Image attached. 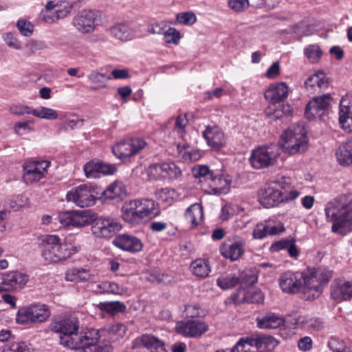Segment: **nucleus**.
Here are the masks:
<instances>
[{"mask_svg": "<svg viewBox=\"0 0 352 352\" xmlns=\"http://www.w3.org/2000/svg\"><path fill=\"white\" fill-rule=\"evenodd\" d=\"M243 300L248 303L258 304L263 302L264 296L260 289L250 288L245 292Z\"/></svg>", "mask_w": 352, "mask_h": 352, "instance_id": "49530a36", "label": "nucleus"}, {"mask_svg": "<svg viewBox=\"0 0 352 352\" xmlns=\"http://www.w3.org/2000/svg\"><path fill=\"white\" fill-rule=\"evenodd\" d=\"M301 297L305 300H313L319 297L322 292V287L313 278L306 276L302 287L300 289Z\"/></svg>", "mask_w": 352, "mask_h": 352, "instance_id": "393cba45", "label": "nucleus"}, {"mask_svg": "<svg viewBox=\"0 0 352 352\" xmlns=\"http://www.w3.org/2000/svg\"><path fill=\"white\" fill-rule=\"evenodd\" d=\"M108 32L115 39L122 41L131 40L133 36V30L124 23H118L111 26Z\"/></svg>", "mask_w": 352, "mask_h": 352, "instance_id": "c756f323", "label": "nucleus"}, {"mask_svg": "<svg viewBox=\"0 0 352 352\" xmlns=\"http://www.w3.org/2000/svg\"><path fill=\"white\" fill-rule=\"evenodd\" d=\"M113 243L116 247L132 253L140 252L143 248V244L139 238L127 234L117 236Z\"/></svg>", "mask_w": 352, "mask_h": 352, "instance_id": "aec40b11", "label": "nucleus"}, {"mask_svg": "<svg viewBox=\"0 0 352 352\" xmlns=\"http://www.w3.org/2000/svg\"><path fill=\"white\" fill-rule=\"evenodd\" d=\"M133 347L146 348L150 352H166L163 341L148 334L136 338L133 342Z\"/></svg>", "mask_w": 352, "mask_h": 352, "instance_id": "6ab92c4d", "label": "nucleus"}, {"mask_svg": "<svg viewBox=\"0 0 352 352\" xmlns=\"http://www.w3.org/2000/svg\"><path fill=\"white\" fill-rule=\"evenodd\" d=\"M177 149L178 154L182 156L184 160L192 161L197 160L195 155L190 151L188 145H186V144L184 145L178 144L177 146Z\"/></svg>", "mask_w": 352, "mask_h": 352, "instance_id": "0e129e2a", "label": "nucleus"}, {"mask_svg": "<svg viewBox=\"0 0 352 352\" xmlns=\"http://www.w3.org/2000/svg\"><path fill=\"white\" fill-rule=\"evenodd\" d=\"M221 255L232 261L239 259L244 252L243 243L241 241H236L228 246H223L220 249Z\"/></svg>", "mask_w": 352, "mask_h": 352, "instance_id": "7c9ffc66", "label": "nucleus"}, {"mask_svg": "<svg viewBox=\"0 0 352 352\" xmlns=\"http://www.w3.org/2000/svg\"><path fill=\"white\" fill-rule=\"evenodd\" d=\"M87 78L92 84L90 89L93 91H96L106 87L107 81L111 80V77L97 71H92L88 75Z\"/></svg>", "mask_w": 352, "mask_h": 352, "instance_id": "f704fd0d", "label": "nucleus"}, {"mask_svg": "<svg viewBox=\"0 0 352 352\" xmlns=\"http://www.w3.org/2000/svg\"><path fill=\"white\" fill-rule=\"evenodd\" d=\"M190 269L192 274L199 278L208 276L211 272L208 261L201 258L192 261L190 265Z\"/></svg>", "mask_w": 352, "mask_h": 352, "instance_id": "72a5a7b5", "label": "nucleus"}, {"mask_svg": "<svg viewBox=\"0 0 352 352\" xmlns=\"http://www.w3.org/2000/svg\"><path fill=\"white\" fill-rule=\"evenodd\" d=\"M339 122L346 132H352V98L351 100L342 99L340 102Z\"/></svg>", "mask_w": 352, "mask_h": 352, "instance_id": "5701e85b", "label": "nucleus"}, {"mask_svg": "<svg viewBox=\"0 0 352 352\" xmlns=\"http://www.w3.org/2000/svg\"><path fill=\"white\" fill-rule=\"evenodd\" d=\"M91 225L94 235L98 238H109L115 235L122 228L120 223L110 217H96Z\"/></svg>", "mask_w": 352, "mask_h": 352, "instance_id": "6e6552de", "label": "nucleus"}, {"mask_svg": "<svg viewBox=\"0 0 352 352\" xmlns=\"http://www.w3.org/2000/svg\"><path fill=\"white\" fill-rule=\"evenodd\" d=\"M177 21L183 25H190L196 22V16L194 13L187 12L177 14Z\"/></svg>", "mask_w": 352, "mask_h": 352, "instance_id": "69168bd1", "label": "nucleus"}, {"mask_svg": "<svg viewBox=\"0 0 352 352\" xmlns=\"http://www.w3.org/2000/svg\"><path fill=\"white\" fill-rule=\"evenodd\" d=\"M258 199L264 207H273L281 203V190L273 185L264 186L259 190Z\"/></svg>", "mask_w": 352, "mask_h": 352, "instance_id": "a211bd4d", "label": "nucleus"}, {"mask_svg": "<svg viewBox=\"0 0 352 352\" xmlns=\"http://www.w3.org/2000/svg\"><path fill=\"white\" fill-rule=\"evenodd\" d=\"M50 161H30L23 166V179L26 184H33L44 178L47 173Z\"/></svg>", "mask_w": 352, "mask_h": 352, "instance_id": "9b49d317", "label": "nucleus"}, {"mask_svg": "<svg viewBox=\"0 0 352 352\" xmlns=\"http://www.w3.org/2000/svg\"><path fill=\"white\" fill-rule=\"evenodd\" d=\"M239 283V277L234 274H223L217 279V285L223 290L234 288Z\"/></svg>", "mask_w": 352, "mask_h": 352, "instance_id": "4c0bfd02", "label": "nucleus"}, {"mask_svg": "<svg viewBox=\"0 0 352 352\" xmlns=\"http://www.w3.org/2000/svg\"><path fill=\"white\" fill-rule=\"evenodd\" d=\"M336 157L342 166H349L352 164V138L338 147L336 152Z\"/></svg>", "mask_w": 352, "mask_h": 352, "instance_id": "c85d7f7f", "label": "nucleus"}, {"mask_svg": "<svg viewBox=\"0 0 352 352\" xmlns=\"http://www.w3.org/2000/svg\"><path fill=\"white\" fill-rule=\"evenodd\" d=\"M288 87L285 82L271 85L265 92L264 97L270 103L275 104L287 97Z\"/></svg>", "mask_w": 352, "mask_h": 352, "instance_id": "4be33fe9", "label": "nucleus"}, {"mask_svg": "<svg viewBox=\"0 0 352 352\" xmlns=\"http://www.w3.org/2000/svg\"><path fill=\"white\" fill-rule=\"evenodd\" d=\"M98 307L100 310L105 311L111 314L123 312L126 309V305L120 301L100 302Z\"/></svg>", "mask_w": 352, "mask_h": 352, "instance_id": "a19ab883", "label": "nucleus"}, {"mask_svg": "<svg viewBox=\"0 0 352 352\" xmlns=\"http://www.w3.org/2000/svg\"><path fill=\"white\" fill-rule=\"evenodd\" d=\"M163 179H177L182 175L181 168L174 162H163Z\"/></svg>", "mask_w": 352, "mask_h": 352, "instance_id": "ea45409f", "label": "nucleus"}, {"mask_svg": "<svg viewBox=\"0 0 352 352\" xmlns=\"http://www.w3.org/2000/svg\"><path fill=\"white\" fill-rule=\"evenodd\" d=\"M49 328L59 335L62 346L75 352H113L112 346L99 342L98 329H91L79 334L80 321L75 316L54 318Z\"/></svg>", "mask_w": 352, "mask_h": 352, "instance_id": "f257e3e1", "label": "nucleus"}, {"mask_svg": "<svg viewBox=\"0 0 352 352\" xmlns=\"http://www.w3.org/2000/svg\"><path fill=\"white\" fill-rule=\"evenodd\" d=\"M83 170L86 177L89 179L99 178L98 160H91L87 162Z\"/></svg>", "mask_w": 352, "mask_h": 352, "instance_id": "09e8293b", "label": "nucleus"}, {"mask_svg": "<svg viewBox=\"0 0 352 352\" xmlns=\"http://www.w3.org/2000/svg\"><path fill=\"white\" fill-rule=\"evenodd\" d=\"M77 251L76 248L55 234L46 235L42 240V256L49 263L65 261Z\"/></svg>", "mask_w": 352, "mask_h": 352, "instance_id": "20e7f679", "label": "nucleus"}, {"mask_svg": "<svg viewBox=\"0 0 352 352\" xmlns=\"http://www.w3.org/2000/svg\"><path fill=\"white\" fill-rule=\"evenodd\" d=\"M177 331L186 337H199L208 330V325L199 320L178 323Z\"/></svg>", "mask_w": 352, "mask_h": 352, "instance_id": "dca6fc26", "label": "nucleus"}, {"mask_svg": "<svg viewBox=\"0 0 352 352\" xmlns=\"http://www.w3.org/2000/svg\"><path fill=\"white\" fill-rule=\"evenodd\" d=\"M209 186L215 192L225 193L229 189L230 181L221 175L213 173L212 177L209 181Z\"/></svg>", "mask_w": 352, "mask_h": 352, "instance_id": "e433bc0d", "label": "nucleus"}, {"mask_svg": "<svg viewBox=\"0 0 352 352\" xmlns=\"http://www.w3.org/2000/svg\"><path fill=\"white\" fill-rule=\"evenodd\" d=\"M0 352H32L25 342H12L0 347Z\"/></svg>", "mask_w": 352, "mask_h": 352, "instance_id": "37998d69", "label": "nucleus"}, {"mask_svg": "<svg viewBox=\"0 0 352 352\" xmlns=\"http://www.w3.org/2000/svg\"><path fill=\"white\" fill-rule=\"evenodd\" d=\"M144 172L149 180L157 181L164 179L162 163H155L151 164L145 168Z\"/></svg>", "mask_w": 352, "mask_h": 352, "instance_id": "c03bdc74", "label": "nucleus"}, {"mask_svg": "<svg viewBox=\"0 0 352 352\" xmlns=\"http://www.w3.org/2000/svg\"><path fill=\"white\" fill-rule=\"evenodd\" d=\"M29 280L27 274L14 272L0 278V292L23 288Z\"/></svg>", "mask_w": 352, "mask_h": 352, "instance_id": "2eb2a0df", "label": "nucleus"}, {"mask_svg": "<svg viewBox=\"0 0 352 352\" xmlns=\"http://www.w3.org/2000/svg\"><path fill=\"white\" fill-rule=\"evenodd\" d=\"M188 122L186 115L178 116L175 120L173 131L176 132L179 136L182 137L185 133V129Z\"/></svg>", "mask_w": 352, "mask_h": 352, "instance_id": "6e6d98bb", "label": "nucleus"}, {"mask_svg": "<svg viewBox=\"0 0 352 352\" xmlns=\"http://www.w3.org/2000/svg\"><path fill=\"white\" fill-rule=\"evenodd\" d=\"M97 12L92 10H82L73 19L72 24L75 28L82 33H90L95 29V20Z\"/></svg>", "mask_w": 352, "mask_h": 352, "instance_id": "4468645a", "label": "nucleus"}, {"mask_svg": "<svg viewBox=\"0 0 352 352\" xmlns=\"http://www.w3.org/2000/svg\"><path fill=\"white\" fill-rule=\"evenodd\" d=\"M267 231V223H266V221L261 222L255 226L253 230V236L256 239H262L269 236Z\"/></svg>", "mask_w": 352, "mask_h": 352, "instance_id": "052dcab7", "label": "nucleus"}, {"mask_svg": "<svg viewBox=\"0 0 352 352\" xmlns=\"http://www.w3.org/2000/svg\"><path fill=\"white\" fill-rule=\"evenodd\" d=\"M146 145L147 143L143 138H130L114 145L112 151L118 158L126 160L139 153Z\"/></svg>", "mask_w": 352, "mask_h": 352, "instance_id": "1a4fd4ad", "label": "nucleus"}, {"mask_svg": "<svg viewBox=\"0 0 352 352\" xmlns=\"http://www.w3.org/2000/svg\"><path fill=\"white\" fill-rule=\"evenodd\" d=\"M95 189L90 184H82L72 188L66 195L68 201L74 202L80 208L89 207L95 203Z\"/></svg>", "mask_w": 352, "mask_h": 352, "instance_id": "9d476101", "label": "nucleus"}, {"mask_svg": "<svg viewBox=\"0 0 352 352\" xmlns=\"http://www.w3.org/2000/svg\"><path fill=\"white\" fill-rule=\"evenodd\" d=\"M328 346L332 352H344L346 349L345 342L335 337L330 338Z\"/></svg>", "mask_w": 352, "mask_h": 352, "instance_id": "13d9d810", "label": "nucleus"}, {"mask_svg": "<svg viewBox=\"0 0 352 352\" xmlns=\"http://www.w3.org/2000/svg\"><path fill=\"white\" fill-rule=\"evenodd\" d=\"M324 212L327 221L333 222L332 232L344 235L346 224L352 220V193L341 194L331 199Z\"/></svg>", "mask_w": 352, "mask_h": 352, "instance_id": "f03ea898", "label": "nucleus"}, {"mask_svg": "<svg viewBox=\"0 0 352 352\" xmlns=\"http://www.w3.org/2000/svg\"><path fill=\"white\" fill-rule=\"evenodd\" d=\"M125 194L126 188L123 183L116 181L103 190L101 195L104 199H115L122 198Z\"/></svg>", "mask_w": 352, "mask_h": 352, "instance_id": "2f4dec72", "label": "nucleus"}, {"mask_svg": "<svg viewBox=\"0 0 352 352\" xmlns=\"http://www.w3.org/2000/svg\"><path fill=\"white\" fill-rule=\"evenodd\" d=\"M279 144L283 151L289 155L305 151L308 146V138L305 128L300 124L289 127L282 134Z\"/></svg>", "mask_w": 352, "mask_h": 352, "instance_id": "39448f33", "label": "nucleus"}, {"mask_svg": "<svg viewBox=\"0 0 352 352\" xmlns=\"http://www.w3.org/2000/svg\"><path fill=\"white\" fill-rule=\"evenodd\" d=\"M256 320L257 327L263 329L281 328L285 322L283 317L273 312L258 316Z\"/></svg>", "mask_w": 352, "mask_h": 352, "instance_id": "412c9836", "label": "nucleus"}, {"mask_svg": "<svg viewBox=\"0 0 352 352\" xmlns=\"http://www.w3.org/2000/svg\"><path fill=\"white\" fill-rule=\"evenodd\" d=\"M329 84L324 73L320 71L310 75L305 81V86L309 91H316L318 89H325Z\"/></svg>", "mask_w": 352, "mask_h": 352, "instance_id": "bb28decb", "label": "nucleus"}, {"mask_svg": "<svg viewBox=\"0 0 352 352\" xmlns=\"http://www.w3.org/2000/svg\"><path fill=\"white\" fill-rule=\"evenodd\" d=\"M280 155L276 145L259 146L252 151L249 162L252 168L261 169L273 166Z\"/></svg>", "mask_w": 352, "mask_h": 352, "instance_id": "423d86ee", "label": "nucleus"}, {"mask_svg": "<svg viewBox=\"0 0 352 352\" xmlns=\"http://www.w3.org/2000/svg\"><path fill=\"white\" fill-rule=\"evenodd\" d=\"M32 315V322H42L45 321L50 316L48 307L44 304H36L30 305Z\"/></svg>", "mask_w": 352, "mask_h": 352, "instance_id": "c9c22d12", "label": "nucleus"}, {"mask_svg": "<svg viewBox=\"0 0 352 352\" xmlns=\"http://www.w3.org/2000/svg\"><path fill=\"white\" fill-rule=\"evenodd\" d=\"M313 278L314 282H318L322 286V283H327L333 277V271L325 267H319L307 275Z\"/></svg>", "mask_w": 352, "mask_h": 352, "instance_id": "58836bf2", "label": "nucleus"}, {"mask_svg": "<svg viewBox=\"0 0 352 352\" xmlns=\"http://www.w3.org/2000/svg\"><path fill=\"white\" fill-rule=\"evenodd\" d=\"M96 292L99 294H121L122 289L114 282L104 281L96 285Z\"/></svg>", "mask_w": 352, "mask_h": 352, "instance_id": "79ce46f5", "label": "nucleus"}, {"mask_svg": "<svg viewBox=\"0 0 352 352\" xmlns=\"http://www.w3.org/2000/svg\"><path fill=\"white\" fill-rule=\"evenodd\" d=\"M307 274L301 272L287 271L280 274L278 283L284 293L296 294L302 287Z\"/></svg>", "mask_w": 352, "mask_h": 352, "instance_id": "f8f14e48", "label": "nucleus"}, {"mask_svg": "<svg viewBox=\"0 0 352 352\" xmlns=\"http://www.w3.org/2000/svg\"><path fill=\"white\" fill-rule=\"evenodd\" d=\"M228 6L234 12H241L248 9L249 1L248 0H229Z\"/></svg>", "mask_w": 352, "mask_h": 352, "instance_id": "e2e57ef3", "label": "nucleus"}, {"mask_svg": "<svg viewBox=\"0 0 352 352\" xmlns=\"http://www.w3.org/2000/svg\"><path fill=\"white\" fill-rule=\"evenodd\" d=\"M303 328L310 331H318L324 327V322L320 318H311L302 322Z\"/></svg>", "mask_w": 352, "mask_h": 352, "instance_id": "864d4df0", "label": "nucleus"}, {"mask_svg": "<svg viewBox=\"0 0 352 352\" xmlns=\"http://www.w3.org/2000/svg\"><path fill=\"white\" fill-rule=\"evenodd\" d=\"M32 316L30 306L21 307L17 311L16 321L22 324L33 323Z\"/></svg>", "mask_w": 352, "mask_h": 352, "instance_id": "8fccbe9b", "label": "nucleus"}, {"mask_svg": "<svg viewBox=\"0 0 352 352\" xmlns=\"http://www.w3.org/2000/svg\"><path fill=\"white\" fill-rule=\"evenodd\" d=\"M331 102L332 98L329 94H324L313 98L306 106L305 111L306 118L314 120L327 115Z\"/></svg>", "mask_w": 352, "mask_h": 352, "instance_id": "ddd939ff", "label": "nucleus"}, {"mask_svg": "<svg viewBox=\"0 0 352 352\" xmlns=\"http://www.w3.org/2000/svg\"><path fill=\"white\" fill-rule=\"evenodd\" d=\"M250 347H255L256 349H260L263 347V344L268 343L269 338L265 335H252L245 337Z\"/></svg>", "mask_w": 352, "mask_h": 352, "instance_id": "3c124183", "label": "nucleus"}, {"mask_svg": "<svg viewBox=\"0 0 352 352\" xmlns=\"http://www.w3.org/2000/svg\"><path fill=\"white\" fill-rule=\"evenodd\" d=\"M72 8V4L68 1H63L57 2L55 12L58 20L66 17L71 12Z\"/></svg>", "mask_w": 352, "mask_h": 352, "instance_id": "5fc2aeb1", "label": "nucleus"}, {"mask_svg": "<svg viewBox=\"0 0 352 352\" xmlns=\"http://www.w3.org/2000/svg\"><path fill=\"white\" fill-rule=\"evenodd\" d=\"M305 54L311 63H316L320 59L322 52L318 45L313 44L306 47Z\"/></svg>", "mask_w": 352, "mask_h": 352, "instance_id": "de8ad7c7", "label": "nucleus"}, {"mask_svg": "<svg viewBox=\"0 0 352 352\" xmlns=\"http://www.w3.org/2000/svg\"><path fill=\"white\" fill-rule=\"evenodd\" d=\"M331 297L338 301L347 300L352 298V279L333 280L331 285Z\"/></svg>", "mask_w": 352, "mask_h": 352, "instance_id": "f3484780", "label": "nucleus"}, {"mask_svg": "<svg viewBox=\"0 0 352 352\" xmlns=\"http://www.w3.org/2000/svg\"><path fill=\"white\" fill-rule=\"evenodd\" d=\"M186 220L192 227H197L202 221L204 213L202 206L199 204L190 206L185 213Z\"/></svg>", "mask_w": 352, "mask_h": 352, "instance_id": "473e14b6", "label": "nucleus"}, {"mask_svg": "<svg viewBox=\"0 0 352 352\" xmlns=\"http://www.w3.org/2000/svg\"><path fill=\"white\" fill-rule=\"evenodd\" d=\"M122 219L133 226L144 223L161 213L158 203L152 199H136L125 201L121 208Z\"/></svg>", "mask_w": 352, "mask_h": 352, "instance_id": "7ed1b4c3", "label": "nucleus"}, {"mask_svg": "<svg viewBox=\"0 0 352 352\" xmlns=\"http://www.w3.org/2000/svg\"><path fill=\"white\" fill-rule=\"evenodd\" d=\"M203 137L208 146L219 148L224 144V134L217 126H208L203 131Z\"/></svg>", "mask_w": 352, "mask_h": 352, "instance_id": "b1692460", "label": "nucleus"}, {"mask_svg": "<svg viewBox=\"0 0 352 352\" xmlns=\"http://www.w3.org/2000/svg\"><path fill=\"white\" fill-rule=\"evenodd\" d=\"M54 220L63 226L81 228L93 223L94 214L89 210L65 211L60 212Z\"/></svg>", "mask_w": 352, "mask_h": 352, "instance_id": "0eeeda50", "label": "nucleus"}, {"mask_svg": "<svg viewBox=\"0 0 352 352\" xmlns=\"http://www.w3.org/2000/svg\"><path fill=\"white\" fill-rule=\"evenodd\" d=\"M127 331L126 327L122 323H116L111 324L101 330H98L100 332V341L101 344H109L111 346L109 342H102L100 341L102 336H108L109 340L112 342H116L120 339L124 338Z\"/></svg>", "mask_w": 352, "mask_h": 352, "instance_id": "a878e982", "label": "nucleus"}, {"mask_svg": "<svg viewBox=\"0 0 352 352\" xmlns=\"http://www.w3.org/2000/svg\"><path fill=\"white\" fill-rule=\"evenodd\" d=\"M16 27L20 33L24 36H31L34 31L32 23L25 19H19L16 23Z\"/></svg>", "mask_w": 352, "mask_h": 352, "instance_id": "4d7b16f0", "label": "nucleus"}, {"mask_svg": "<svg viewBox=\"0 0 352 352\" xmlns=\"http://www.w3.org/2000/svg\"><path fill=\"white\" fill-rule=\"evenodd\" d=\"M31 113L35 117L41 119L55 120L58 117L56 110L45 107H40L39 108L32 109Z\"/></svg>", "mask_w": 352, "mask_h": 352, "instance_id": "a18cd8bd", "label": "nucleus"}, {"mask_svg": "<svg viewBox=\"0 0 352 352\" xmlns=\"http://www.w3.org/2000/svg\"><path fill=\"white\" fill-rule=\"evenodd\" d=\"M3 38L6 45L12 49H21V43L17 38L11 32H6L3 34Z\"/></svg>", "mask_w": 352, "mask_h": 352, "instance_id": "bf43d9fd", "label": "nucleus"}, {"mask_svg": "<svg viewBox=\"0 0 352 352\" xmlns=\"http://www.w3.org/2000/svg\"><path fill=\"white\" fill-rule=\"evenodd\" d=\"M192 175L196 177H203L206 181H210L212 177L213 172H212L208 166L206 165H197L192 169Z\"/></svg>", "mask_w": 352, "mask_h": 352, "instance_id": "603ef678", "label": "nucleus"}, {"mask_svg": "<svg viewBox=\"0 0 352 352\" xmlns=\"http://www.w3.org/2000/svg\"><path fill=\"white\" fill-rule=\"evenodd\" d=\"M269 236L279 234L285 231V227L280 222H274L273 221H266Z\"/></svg>", "mask_w": 352, "mask_h": 352, "instance_id": "774afa93", "label": "nucleus"}, {"mask_svg": "<svg viewBox=\"0 0 352 352\" xmlns=\"http://www.w3.org/2000/svg\"><path fill=\"white\" fill-rule=\"evenodd\" d=\"M294 239H283L273 243L270 246V251L272 252H279L282 250H287L289 255L292 258H297L299 251L295 244Z\"/></svg>", "mask_w": 352, "mask_h": 352, "instance_id": "cd10ccee", "label": "nucleus"}, {"mask_svg": "<svg viewBox=\"0 0 352 352\" xmlns=\"http://www.w3.org/2000/svg\"><path fill=\"white\" fill-rule=\"evenodd\" d=\"M180 33L175 28H170L164 33V41L167 43L177 44L180 38Z\"/></svg>", "mask_w": 352, "mask_h": 352, "instance_id": "680f3d73", "label": "nucleus"}, {"mask_svg": "<svg viewBox=\"0 0 352 352\" xmlns=\"http://www.w3.org/2000/svg\"><path fill=\"white\" fill-rule=\"evenodd\" d=\"M184 312L186 313L187 317L190 318L199 317L204 314V311L201 309L200 305L197 303L186 305Z\"/></svg>", "mask_w": 352, "mask_h": 352, "instance_id": "338daca9", "label": "nucleus"}]
</instances>
